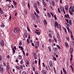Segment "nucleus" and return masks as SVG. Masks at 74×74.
<instances>
[{"label":"nucleus","mask_w":74,"mask_h":74,"mask_svg":"<svg viewBox=\"0 0 74 74\" xmlns=\"http://www.w3.org/2000/svg\"><path fill=\"white\" fill-rule=\"evenodd\" d=\"M71 11L72 12H74V6L72 7L71 8Z\"/></svg>","instance_id":"nucleus-13"},{"label":"nucleus","mask_w":74,"mask_h":74,"mask_svg":"<svg viewBox=\"0 0 74 74\" xmlns=\"http://www.w3.org/2000/svg\"><path fill=\"white\" fill-rule=\"evenodd\" d=\"M48 49H49L50 51H51V48H50V47H48Z\"/></svg>","instance_id":"nucleus-48"},{"label":"nucleus","mask_w":74,"mask_h":74,"mask_svg":"<svg viewBox=\"0 0 74 74\" xmlns=\"http://www.w3.org/2000/svg\"><path fill=\"white\" fill-rule=\"evenodd\" d=\"M23 47H21V49L22 50V51H23Z\"/></svg>","instance_id":"nucleus-56"},{"label":"nucleus","mask_w":74,"mask_h":74,"mask_svg":"<svg viewBox=\"0 0 74 74\" xmlns=\"http://www.w3.org/2000/svg\"><path fill=\"white\" fill-rule=\"evenodd\" d=\"M34 7L36 9V8H37V4L36 3H34Z\"/></svg>","instance_id":"nucleus-10"},{"label":"nucleus","mask_w":74,"mask_h":74,"mask_svg":"<svg viewBox=\"0 0 74 74\" xmlns=\"http://www.w3.org/2000/svg\"><path fill=\"white\" fill-rule=\"evenodd\" d=\"M73 52V48H71L70 49V53L71 54Z\"/></svg>","instance_id":"nucleus-5"},{"label":"nucleus","mask_w":74,"mask_h":74,"mask_svg":"<svg viewBox=\"0 0 74 74\" xmlns=\"http://www.w3.org/2000/svg\"><path fill=\"white\" fill-rule=\"evenodd\" d=\"M66 40H69V38L67 37H66Z\"/></svg>","instance_id":"nucleus-62"},{"label":"nucleus","mask_w":74,"mask_h":74,"mask_svg":"<svg viewBox=\"0 0 74 74\" xmlns=\"http://www.w3.org/2000/svg\"><path fill=\"white\" fill-rule=\"evenodd\" d=\"M47 16L49 18H50L51 17V14H49V13H48Z\"/></svg>","instance_id":"nucleus-18"},{"label":"nucleus","mask_w":74,"mask_h":74,"mask_svg":"<svg viewBox=\"0 0 74 74\" xmlns=\"http://www.w3.org/2000/svg\"><path fill=\"white\" fill-rule=\"evenodd\" d=\"M27 5L29 9H30V4L29 3H28Z\"/></svg>","instance_id":"nucleus-29"},{"label":"nucleus","mask_w":74,"mask_h":74,"mask_svg":"<svg viewBox=\"0 0 74 74\" xmlns=\"http://www.w3.org/2000/svg\"><path fill=\"white\" fill-rule=\"evenodd\" d=\"M22 42H19V45H22Z\"/></svg>","instance_id":"nucleus-52"},{"label":"nucleus","mask_w":74,"mask_h":74,"mask_svg":"<svg viewBox=\"0 0 74 74\" xmlns=\"http://www.w3.org/2000/svg\"><path fill=\"white\" fill-rule=\"evenodd\" d=\"M40 58L39 59V62H38V64L39 65H40Z\"/></svg>","instance_id":"nucleus-51"},{"label":"nucleus","mask_w":74,"mask_h":74,"mask_svg":"<svg viewBox=\"0 0 74 74\" xmlns=\"http://www.w3.org/2000/svg\"><path fill=\"white\" fill-rule=\"evenodd\" d=\"M25 14H27V11L26 10H25Z\"/></svg>","instance_id":"nucleus-38"},{"label":"nucleus","mask_w":74,"mask_h":74,"mask_svg":"<svg viewBox=\"0 0 74 74\" xmlns=\"http://www.w3.org/2000/svg\"><path fill=\"white\" fill-rule=\"evenodd\" d=\"M58 12H60V13H61L60 12V9H59V8H58Z\"/></svg>","instance_id":"nucleus-44"},{"label":"nucleus","mask_w":74,"mask_h":74,"mask_svg":"<svg viewBox=\"0 0 74 74\" xmlns=\"http://www.w3.org/2000/svg\"><path fill=\"white\" fill-rule=\"evenodd\" d=\"M60 10L61 11V12H63V10H64V8L62 7V6H60Z\"/></svg>","instance_id":"nucleus-8"},{"label":"nucleus","mask_w":74,"mask_h":74,"mask_svg":"<svg viewBox=\"0 0 74 74\" xmlns=\"http://www.w3.org/2000/svg\"><path fill=\"white\" fill-rule=\"evenodd\" d=\"M36 16L37 18H39V16H38V14H36Z\"/></svg>","instance_id":"nucleus-54"},{"label":"nucleus","mask_w":74,"mask_h":74,"mask_svg":"<svg viewBox=\"0 0 74 74\" xmlns=\"http://www.w3.org/2000/svg\"><path fill=\"white\" fill-rule=\"evenodd\" d=\"M56 47L59 49H61V48H60V46H59L58 45H56Z\"/></svg>","instance_id":"nucleus-21"},{"label":"nucleus","mask_w":74,"mask_h":74,"mask_svg":"<svg viewBox=\"0 0 74 74\" xmlns=\"http://www.w3.org/2000/svg\"><path fill=\"white\" fill-rule=\"evenodd\" d=\"M49 64L50 66L51 67H53V64H52V62H50L49 63Z\"/></svg>","instance_id":"nucleus-7"},{"label":"nucleus","mask_w":74,"mask_h":74,"mask_svg":"<svg viewBox=\"0 0 74 74\" xmlns=\"http://www.w3.org/2000/svg\"><path fill=\"white\" fill-rule=\"evenodd\" d=\"M65 44L66 47H69V45L68 44H67V43L66 42H65Z\"/></svg>","instance_id":"nucleus-24"},{"label":"nucleus","mask_w":74,"mask_h":74,"mask_svg":"<svg viewBox=\"0 0 74 74\" xmlns=\"http://www.w3.org/2000/svg\"><path fill=\"white\" fill-rule=\"evenodd\" d=\"M22 52L24 54V55H25V51H24L23 50Z\"/></svg>","instance_id":"nucleus-60"},{"label":"nucleus","mask_w":74,"mask_h":74,"mask_svg":"<svg viewBox=\"0 0 74 74\" xmlns=\"http://www.w3.org/2000/svg\"><path fill=\"white\" fill-rule=\"evenodd\" d=\"M54 17L55 19V20H57V18L56 17V15H54Z\"/></svg>","instance_id":"nucleus-28"},{"label":"nucleus","mask_w":74,"mask_h":74,"mask_svg":"<svg viewBox=\"0 0 74 74\" xmlns=\"http://www.w3.org/2000/svg\"><path fill=\"white\" fill-rule=\"evenodd\" d=\"M3 65L4 66H6V64H5V62H3Z\"/></svg>","instance_id":"nucleus-42"},{"label":"nucleus","mask_w":74,"mask_h":74,"mask_svg":"<svg viewBox=\"0 0 74 74\" xmlns=\"http://www.w3.org/2000/svg\"><path fill=\"white\" fill-rule=\"evenodd\" d=\"M33 69V70L34 71H35V68L33 67V66L32 67Z\"/></svg>","instance_id":"nucleus-50"},{"label":"nucleus","mask_w":74,"mask_h":74,"mask_svg":"<svg viewBox=\"0 0 74 74\" xmlns=\"http://www.w3.org/2000/svg\"><path fill=\"white\" fill-rule=\"evenodd\" d=\"M44 24H46V25H47V21H46V20H45V19H44Z\"/></svg>","instance_id":"nucleus-16"},{"label":"nucleus","mask_w":74,"mask_h":74,"mask_svg":"<svg viewBox=\"0 0 74 74\" xmlns=\"http://www.w3.org/2000/svg\"><path fill=\"white\" fill-rule=\"evenodd\" d=\"M37 3L38 5H40V3H39V2L38 1H37Z\"/></svg>","instance_id":"nucleus-40"},{"label":"nucleus","mask_w":74,"mask_h":74,"mask_svg":"<svg viewBox=\"0 0 74 74\" xmlns=\"http://www.w3.org/2000/svg\"><path fill=\"white\" fill-rule=\"evenodd\" d=\"M34 57H36V56H37V55H36V53H34Z\"/></svg>","instance_id":"nucleus-30"},{"label":"nucleus","mask_w":74,"mask_h":74,"mask_svg":"<svg viewBox=\"0 0 74 74\" xmlns=\"http://www.w3.org/2000/svg\"><path fill=\"white\" fill-rule=\"evenodd\" d=\"M42 2L44 6H46V3L44 2V1H43Z\"/></svg>","instance_id":"nucleus-20"},{"label":"nucleus","mask_w":74,"mask_h":74,"mask_svg":"<svg viewBox=\"0 0 74 74\" xmlns=\"http://www.w3.org/2000/svg\"><path fill=\"white\" fill-rule=\"evenodd\" d=\"M32 19L34 20H35V16H34V15L33 14L32 16Z\"/></svg>","instance_id":"nucleus-12"},{"label":"nucleus","mask_w":74,"mask_h":74,"mask_svg":"<svg viewBox=\"0 0 74 74\" xmlns=\"http://www.w3.org/2000/svg\"><path fill=\"white\" fill-rule=\"evenodd\" d=\"M16 48L15 46H14V47H13L12 48V51L14 53H15V50H16Z\"/></svg>","instance_id":"nucleus-2"},{"label":"nucleus","mask_w":74,"mask_h":74,"mask_svg":"<svg viewBox=\"0 0 74 74\" xmlns=\"http://www.w3.org/2000/svg\"><path fill=\"white\" fill-rule=\"evenodd\" d=\"M52 5L55 6V2L53 1L52 2Z\"/></svg>","instance_id":"nucleus-32"},{"label":"nucleus","mask_w":74,"mask_h":74,"mask_svg":"<svg viewBox=\"0 0 74 74\" xmlns=\"http://www.w3.org/2000/svg\"><path fill=\"white\" fill-rule=\"evenodd\" d=\"M14 4V5H16L17 3H16V2H15V1H13Z\"/></svg>","instance_id":"nucleus-26"},{"label":"nucleus","mask_w":74,"mask_h":74,"mask_svg":"<svg viewBox=\"0 0 74 74\" xmlns=\"http://www.w3.org/2000/svg\"><path fill=\"white\" fill-rule=\"evenodd\" d=\"M19 59H21L22 58V56L19 55Z\"/></svg>","instance_id":"nucleus-46"},{"label":"nucleus","mask_w":74,"mask_h":74,"mask_svg":"<svg viewBox=\"0 0 74 74\" xmlns=\"http://www.w3.org/2000/svg\"><path fill=\"white\" fill-rule=\"evenodd\" d=\"M66 28L69 32L70 33V29L68 27H66Z\"/></svg>","instance_id":"nucleus-37"},{"label":"nucleus","mask_w":74,"mask_h":74,"mask_svg":"<svg viewBox=\"0 0 74 74\" xmlns=\"http://www.w3.org/2000/svg\"><path fill=\"white\" fill-rule=\"evenodd\" d=\"M23 37L24 38H26V37H27V33H25Z\"/></svg>","instance_id":"nucleus-4"},{"label":"nucleus","mask_w":74,"mask_h":74,"mask_svg":"<svg viewBox=\"0 0 74 74\" xmlns=\"http://www.w3.org/2000/svg\"><path fill=\"white\" fill-rule=\"evenodd\" d=\"M0 13H1V14H3L4 13V12H3V11L2 10H1V11H0Z\"/></svg>","instance_id":"nucleus-43"},{"label":"nucleus","mask_w":74,"mask_h":74,"mask_svg":"<svg viewBox=\"0 0 74 74\" xmlns=\"http://www.w3.org/2000/svg\"><path fill=\"white\" fill-rule=\"evenodd\" d=\"M27 64H29V61H27Z\"/></svg>","instance_id":"nucleus-58"},{"label":"nucleus","mask_w":74,"mask_h":74,"mask_svg":"<svg viewBox=\"0 0 74 74\" xmlns=\"http://www.w3.org/2000/svg\"><path fill=\"white\" fill-rule=\"evenodd\" d=\"M59 25V24L57 21H55L54 22V26L55 27H56V26H58Z\"/></svg>","instance_id":"nucleus-1"},{"label":"nucleus","mask_w":74,"mask_h":74,"mask_svg":"<svg viewBox=\"0 0 74 74\" xmlns=\"http://www.w3.org/2000/svg\"><path fill=\"white\" fill-rule=\"evenodd\" d=\"M66 21L67 22V23H69V20L67 19H66Z\"/></svg>","instance_id":"nucleus-59"},{"label":"nucleus","mask_w":74,"mask_h":74,"mask_svg":"<svg viewBox=\"0 0 74 74\" xmlns=\"http://www.w3.org/2000/svg\"><path fill=\"white\" fill-rule=\"evenodd\" d=\"M16 68L17 69H19L20 67H19L18 66H17L16 67Z\"/></svg>","instance_id":"nucleus-47"},{"label":"nucleus","mask_w":74,"mask_h":74,"mask_svg":"<svg viewBox=\"0 0 74 74\" xmlns=\"http://www.w3.org/2000/svg\"><path fill=\"white\" fill-rule=\"evenodd\" d=\"M36 45L38 47H39V42H36Z\"/></svg>","instance_id":"nucleus-11"},{"label":"nucleus","mask_w":74,"mask_h":74,"mask_svg":"<svg viewBox=\"0 0 74 74\" xmlns=\"http://www.w3.org/2000/svg\"><path fill=\"white\" fill-rule=\"evenodd\" d=\"M27 29L28 30V31L29 32H30V29H29V27H27Z\"/></svg>","instance_id":"nucleus-53"},{"label":"nucleus","mask_w":74,"mask_h":74,"mask_svg":"<svg viewBox=\"0 0 74 74\" xmlns=\"http://www.w3.org/2000/svg\"><path fill=\"white\" fill-rule=\"evenodd\" d=\"M1 45L2 47L4 46V42H3V40L1 41Z\"/></svg>","instance_id":"nucleus-9"},{"label":"nucleus","mask_w":74,"mask_h":74,"mask_svg":"<svg viewBox=\"0 0 74 74\" xmlns=\"http://www.w3.org/2000/svg\"><path fill=\"white\" fill-rule=\"evenodd\" d=\"M35 33L37 34H40V32H38L37 31H35Z\"/></svg>","instance_id":"nucleus-39"},{"label":"nucleus","mask_w":74,"mask_h":74,"mask_svg":"<svg viewBox=\"0 0 74 74\" xmlns=\"http://www.w3.org/2000/svg\"><path fill=\"white\" fill-rule=\"evenodd\" d=\"M36 12H38V14H39V13H40V12H39V11L38 10H37V8H36Z\"/></svg>","instance_id":"nucleus-22"},{"label":"nucleus","mask_w":74,"mask_h":74,"mask_svg":"<svg viewBox=\"0 0 74 74\" xmlns=\"http://www.w3.org/2000/svg\"><path fill=\"white\" fill-rule=\"evenodd\" d=\"M50 14H51V15H52V16L53 17V13H52L51 12H50Z\"/></svg>","instance_id":"nucleus-49"},{"label":"nucleus","mask_w":74,"mask_h":74,"mask_svg":"<svg viewBox=\"0 0 74 74\" xmlns=\"http://www.w3.org/2000/svg\"><path fill=\"white\" fill-rule=\"evenodd\" d=\"M35 74H38V72L37 71H36L35 72Z\"/></svg>","instance_id":"nucleus-64"},{"label":"nucleus","mask_w":74,"mask_h":74,"mask_svg":"<svg viewBox=\"0 0 74 74\" xmlns=\"http://www.w3.org/2000/svg\"><path fill=\"white\" fill-rule=\"evenodd\" d=\"M1 26H2V27H4L5 26H4V24L3 23H2L1 25Z\"/></svg>","instance_id":"nucleus-34"},{"label":"nucleus","mask_w":74,"mask_h":74,"mask_svg":"<svg viewBox=\"0 0 74 74\" xmlns=\"http://www.w3.org/2000/svg\"><path fill=\"white\" fill-rule=\"evenodd\" d=\"M3 68H0V71H1V72H3Z\"/></svg>","instance_id":"nucleus-19"},{"label":"nucleus","mask_w":74,"mask_h":74,"mask_svg":"<svg viewBox=\"0 0 74 74\" xmlns=\"http://www.w3.org/2000/svg\"><path fill=\"white\" fill-rule=\"evenodd\" d=\"M0 60H1H1H2V58H1V56H0Z\"/></svg>","instance_id":"nucleus-55"},{"label":"nucleus","mask_w":74,"mask_h":74,"mask_svg":"<svg viewBox=\"0 0 74 74\" xmlns=\"http://www.w3.org/2000/svg\"><path fill=\"white\" fill-rule=\"evenodd\" d=\"M69 13L71 15H73V12H72V11L69 12Z\"/></svg>","instance_id":"nucleus-45"},{"label":"nucleus","mask_w":74,"mask_h":74,"mask_svg":"<svg viewBox=\"0 0 74 74\" xmlns=\"http://www.w3.org/2000/svg\"><path fill=\"white\" fill-rule=\"evenodd\" d=\"M20 63L21 64H23V62L22 60H21Z\"/></svg>","instance_id":"nucleus-35"},{"label":"nucleus","mask_w":74,"mask_h":74,"mask_svg":"<svg viewBox=\"0 0 74 74\" xmlns=\"http://www.w3.org/2000/svg\"><path fill=\"white\" fill-rule=\"evenodd\" d=\"M65 10H68V6L67 5H66L65 6Z\"/></svg>","instance_id":"nucleus-17"},{"label":"nucleus","mask_w":74,"mask_h":74,"mask_svg":"<svg viewBox=\"0 0 74 74\" xmlns=\"http://www.w3.org/2000/svg\"><path fill=\"white\" fill-rule=\"evenodd\" d=\"M54 70L55 72V73H56V70H55V68H54Z\"/></svg>","instance_id":"nucleus-63"},{"label":"nucleus","mask_w":74,"mask_h":74,"mask_svg":"<svg viewBox=\"0 0 74 74\" xmlns=\"http://www.w3.org/2000/svg\"><path fill=\"white\" fill-rule=\"evenodd\" d=\"M57 37L58 38V39L59 40V41H60V39L59 38L60 37V35H59V34L58 33L57 34Z\"/></svg>","instance_id":"nucleus-6"},{"label":"nucleus","mask_w":74,"mask_h":74,"mask_svg":"<svg viewBox=\"0 0 74 74\" xmlns=\"http://www.w3.org/2000/svg\"><path fill=\"white\" fill-rule=\"evenodd\" d=\"M53 60L55 61H56V58H55V57H53Z\"/></svg>","instance_id":"nucleus-31"},{"label":"nucleus","mask_w":74,"mask_h":74,"mask_svg":"<svg viewBox=\"0 0 74 74\" xmlns=\"http://www.w3.org/2000/svg\"><path fill=\"white\" fill-rule=\"evenodd\" d=\"M64 30L65 33H67V30H66V29L64 28Z\"/></svg>","instance_id":"nucleus-41"},{"label":"nucleus","mask_w":74,"mask_h":74,"mask_svg":"<svg viewBox=\"0 0 74 74\" xmlns=\"http://www.w3.org/2000/svg\"><path fill=\"white\" fill-rule=\"evenodd\" d=\"M22 74H27V73L26 72L24 71L23 72Z\"/></svg>","instance_id":"nucleus-33"},{"label":"nucleus","mask_w":74,"mask_h":74,"mask_svg":"<svg viewBox=\"0 0 74 74\" xmlns=\"http://www.w3.org/2000/svg\"><path fill=\"white\" fill-rule=\"evenodd\" d=\"M17 28L16 27L13 30V33L14 34H16L17 32Z\"/></svg>","instance_id":"nucleus-3"},{"label":"nucleus","mask_w":74,"mask_h":74,"mask_svg":"<svg viewBox=\"0 0 74 74\" xmlns=\"http://www.w3.org/2000/svg\"><path fill=\"white\" fill-rule=\"evenodd\" d=\"M7 68H8V70H9L10 69V66H9V64H7Z\"/></svg>","instance_id":"nucleus-15"},{"label":"nucleus","mask_w":74,"mask_h":74,"mask_svg":"<svg viewBox=\"0 0 74 74\" xmlns=\"http://www.w3.org/2000/svg\"><path fill=\"white\" fill-rule=\"evenodd\" d=\"M49 36L50 37H52V35L51 34H49Z\"/></svg>","instance_id":"nucleus-36"},{"label":"nucleus","mask_w":74,"mask_h":74,"mask_svg":"<svg viewBox=\"0 0 74 74\" xmlns=\"http://www.w3.org/2000/svg\"><path fill=\"white\" fill-rule=\"evenodd\" d=\"M11 16H10V18H9V20L10 21H11Z\"/></svg>","instance_id":"nucleus-61"},{"label":"nucleus","mask_w":74,"mask_h":74,"mask_svg":"<svg viewBox=\"0 0 74 74\" xmlns=\"http://www.w3.org/2000/svg\"><path fill=\"white\" fill-rule=\"evenodd\" d=\"M69 25H72L71 20H70L69 21Z\"/></svg>","instance_id":"nucleus-23"},{"label":"nucleus","mask_w":74,"mask_h":74,"mask_svg":"<svg viewBox=\"0 0 74 74\" xmlns=\"http://www.w3.org/2000/svg\"><path fill=\"white\" fill-rule=\"evenodd\" d=\"M56 48H56V47L53 48V51H56Z\"/></svg>","instance_id":"nucleus-27"},{"label":"nucleus","mask_w":74,"mask_h":74,"mask_svg":"<svg viewBox=\"0 0 74 74\" xmlns=\"http://www.w3.org/2000/svg\"><path fill=\"white\" fill-rule=\"evenodd\" d=\"M72 45H73L74 46V41L72 42Z\"/></svg>","instance_id":"nucleus-57"},{"label":"nucleus","mask_w":74,"mask_h":74,"mask_svg":"<svg viewBox=\"0 0 74 74\" xmlns=\"http://www.w3.org/2000/svg\"><path fill=\"white\" fill-rule=\"evenodd\" d=\"M36 22H40V20H39V19L37 18V19L36 20Z\"/></svg>","instance_id":"nucleus-25"},{"label":"nucleus","mask_w":74,"mask_h":74,"mask_svg":"<svg viewBox=\"0 0 74 74\" xmlns=\"http://www.w3.org/2000/svg\"><path fill=\"white\" fill-rule=\"evenodd\" d=\"M42 73L44 74H47L45 71H44V70H42Z\"/></svg>","instance_id":"nucleus-14"}]
</instances>
